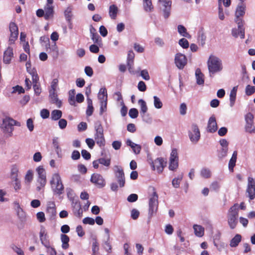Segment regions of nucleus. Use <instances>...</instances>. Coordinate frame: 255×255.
<instances>
[{
    "mask_svg": "<svg viewBox=\"0 0 255 255\" xmlns=\"http://www.w3.org/2000/svg\"><path fill=\"white\" fill-rule=\"evenodd\" d=\"M158 6L165 18H167L171 12L172 2L168 0H158Z\"/></svg>",
    "mask_w": 255,
    "mask_h": 255,
    "instance_id": "6e6552de",
    "label": "nucleus"
},
{
    "mask_svg": "<svg viewBox=\"0 0 255 255\" xmlns=\"http://www.w3.org/2000/svg\"><path fill=\"white\" fill-rule=\"evenodd\" d=\"M11 248L18 255H24L23 251L17 246L13 245L11 246Z\"/></svg>",
    "mask_w": 255,
    "mask_h": 255,
    "instance_id": "680f3d73",
    "label": "nucleus"
},
{
    "mask_svg": "<svg viewBox=\"0 0 255 255\" xmlns=\"http://www.w3.org/2000/svg\"><path fill=\"white\" fill-rule=\"evenodd\" d=\"M96 133L95 134V140L96 143L101 147L105 145V139L104 135V130L101 124L95 126Z\"/></svg>",
    "mask_w": 255,
    "mask_h": 255,
    "instance_id": "423d86ee",
    "label": "nucleus"
},
{
    "mask_svg": "<svg viewBox=\"0 0 255 255\" xmlns=\"http://www.w3.org/2000/svg\"><path fill=\"white\" fill-rule=\"evenodd\" d=\"M44 18L46 20H48L53 16L54 10L53 6L51 5H46L44 7Z\"/></svg>",
    "mask_w": 255,
    "mask_h": 255,
    "instance_id": "5701e85b",
    "label": "nucleus"
},
{
    "mask_svg": "<svg viewBox=\"0 0 255 255\" xmlns=\"http://www.w3.org/2000/svg\"><path fill=\"white\" fill-rule=\"evenodd\" d=\"M12 180V185L15 191H17L21 189V184L20 180L16 178V179Z\"/></svg>",
    "mask_w": 255,
    "mask_h": 255,
    "instance_id": "8fccbe9b",
    "label": "nucleus"
},
{
    "mask_svg": "<svg viewBox=\"0 0 255 255\" xmlns=\"http://www.w3.org/2000/svg\"><path fill=\"white\" fill-rule=\"evenodd\" d=\"M236 21L238 23V28L232 29V35L235 37L240 36L241 38L243 39L245 38V29L243 28V20L239 19Z\"/></svg>",
    "mask_w": 255,
    "mask_h": 255,
    "instance_id": "ddd939ff",
    "label": "nucleus"
},
{
    "mask_svg": "<svg viewBox=\"0 0 255 255\" xmlns=\"http://www.w3.org/2000/svg\"><path fill=\"white\" fill-rule=\"evenodd\" d=\"M178 167V156L177 149L174 148L172 150L170 157L169 169L170 170L174 171Z\"/></svg>",
    "mask_w": 255,
    "mask_h": 255,
    "instance_id": "9b49d317",
    "label": "nucleus"
},
{
    "mask_svg": "<svg viewBox=\"0 0 255 255\" xmlns=\"http://www.w3.org/2000/svg\"><path fill=\"white\" fill-rule=\"evenodd\" d=\"M218 127L216 118L214 116L211 117L208 122L207 130L209 132L214 133L217 130Z\"/></svg>",
    "mask_w": 255,
    "mask_h": 255,
    "instance_id": "6ab92c4d",
    "label": "nucleus"
},
{
    "mask_svg": "<svg viewBox=\"0 0 255 255\" xmlns=\"http://www.w3.org/2000/svg\"><path fill=\"white\" fill-rule=\"evenodd\" d=\"M61 240L62 242V248L64 249H67L69 247V238L68 236L62 234L61 235Z\"/></svg>",
    "mask_w": 255,
    "mask_h": 255,
    "instance_id": "58836bf2",
    "label": "nucleus"
},
{
    "mask_svg": "<svg viewBox=\"0 0 255 255\" xmlns=\"http://www.w3.org/2000/svg\"><path fill=\"white\" fill-rule=\"evenodd\" d=\"M187 60L185 55L179 53L175 56L174 62L176 66L179 69H183L187 64Z\"/></svg>",
    "mask_w": 255,
    "mask_h": 255,
    "instance_id": "4468645a",
    "label": "nucleus"
},
{
    "mask_svg": "<svg viewBox=\"0 0 255 255\" xmlns=\"http://www.w3.org/2000/svg\"><path fill=\"white\" fill-rule=\"evenodd\" d=\"M152 194L149 200V215L151 217L155 214L158 209V195L154 187H151Z\"/></svg>",
    "mask_w": 255,
    "mask_h": 255,
    "instance_id": "39448f33",
    "label": "nucleus"
},
{
    "mask_svg": "<svg viewBox=\"0 0 255 255\" xmlns=\"http://www.w3.org/2000/svg\"><path fill=\"white\" fill-rule=\"evenodd\" d=\"M238 90V86L234 87L232 90H231L230 94V105L231 107H233L235 100L236 99V95H237V92Z\"/></svg>",
    "mask_w": 255,
    "mask_h": 255,
    "instance_id": "cd10ccee",
    "label": "nucleus"
},
{
    "mask_svg": "<svg viewBox=\"0 0 255 255\" xmlns=\"http://www.w3.org/2000/svg\"><path fill=\"white\" fill-rule=\"evenodd\" d=\"M49 97L50 98V102L55 104L58 108H60L62 105V102L57 98V95L56 92H49Z\"/></svg>",
    "mask_w": 255,
    "mask_h": 255,
    "instance_id": "393cba45",
    "label": "nucleus"
},
{
    "mask_svg": "<svg viewBox=\"0 0 255 255\" xmlns=\"http://www.w3.org/2000/svg\"><path fill=\"white\" fill-rule=\"evenodd\" d=\"M29 74L32 76L33 88L35 94L37 95H39L41 92V89L40 87L39 84H38V81L39 80L38 75L34 70H32L31 72H29Z\"/></svg>",
    "mask_w": 255,
    "mask_h": 255,
    "instance_id": "a211bd4d",
    "label": "nucleus"
},
{
    "mask_svg": "<svg viewBox=\"0 0 255 255\" xmlns=\"http://www.w3.org/2000/svg\"><path fill=\"white\" fill-rule=\"evenodd\" d=\"M9 30L10 36L9 40V44L14 43L15 40L17 39L18 35V30L17 25L14 22H10L9 24Z\"/></svg>",
    "mask_w": 255,
    "mask_h": 255,
    "instance_id": "f3484780",
    "label": "nucleus"
},
{
    "mask_svg": "<svg viewBox=\"0 0 255 255\" xmlns=\"http://www.w3.org/2000/svg\"><path fill=\"white\" fill-rule=\"evenodd\" d=\"M183 174L181 173L177 177L173 178L172 181V185L174 188H177L179 187L180 182L183 179Z\"/></svg>",
    "mask_w": 255,
    "mask_h": 255,
    "instance_id": "c9c22d12",
    "label": "nucleus"
},
{
    "mask_svg": "<svg viewBox=\"0 0 255 255\" xmlns=\"http://www.w3.org/2000/svg\"><path fill=\"white\" fill-rule=\"evenodd\" d=\"M50 184L53 192L58 195H61L64 191V186L60 175L55 173L53 175L50 181Z\"/></svg>",
    "mask_w": 255,
    "mask_h": 255,
    "instance_id": "20e7f679",
    "label": "nucleus"
},
{
    "mask_svg": "<svg viewBox=\"0 0 255 255\" xmlns=\"http://www.w3.org/2000/svg\"><path fill=\"white\" fill-rule=\"evenodd\" d=\"M188 134L192 142L196 143L199 141L200 138V132L197 125H192L191 129L188 131Z\"/></svg>",
    "mask_w": 255,
    "mask_h": 255,
    "instance_id": "1a4fd4ad",
    "label": "nucleus"
},
{
    "mask_svg": "<svg viewBox=\"0 0 255 255\" xmlns=\"http://www.w3.org/2000/svg\"><path fill=\"white\" fill-rule=\"evenodd\" d=\"M207 66L209 76L213 77L215 74L221 72L223 70L222 60L218 57L211 55L207 61Z\"/></svg>",
    "mask_w": 255,
    "mask_h": 255,
    "instance_id": "f257e3e1",
    "label": "nucleus"
},
{
    "mask_svg": "<svg viewBox=\"0 0 255 255\" xmlns=\"http://www.w3.org/2000/svg\"><path fill=\"white\" fill-rule=\"evenodd\" d=\"M137 88L138 90L141 92H144L146 89V85L143 81H140L138 82Z\"/></svg>",
    "mask_w": 255,
    "mask_h": 255,
    "instance_id": "774afa93",
    "label": "nucleus"
},
{
    "mask_svg": "<svg viewBox=\"0 0 255 255\" xmlns=\"http://www.w3.org/2000/svg\"><path fill=\"white\" fill-rule=\"evenodd\" d=\"M58 84V80L57 79H54L52 80L51 85V89L49 91V92H55L56 91V88Z\"/></svg>",
    "mask_w": 255,
    "mask_h": 255,
    "instance_id": "13d9d810",
    "label": "nucleus"
},
{
    "mask_svg": "<svg viewBox=\"0 0 255 255\" xmlns=\"http://www.w3.org/2000/svg\"><path fill=\"white\" fill-rule=\"evenodd\" d=\"M246 94L250 96L255 92V87L248 85L246 86L245 89Z\"/></svg>",
    "mask_w": 255,
    "mask_h": 255,
    "instance_id": "09e8293b",
    "label": "nucleus"
},
{
    "mask_svg": "<svg viewBox=\"0 0 255 255\" xmlns=\"http://www.w3.org/2000/svg\"><path fill=\"white\" fill-rule=\"evenodd\" d=\"M47 211L51 215H55L56 214L55 204L54 202L49 201L47 203Z\"/></svg>",
    "mask_w": 255,
    "mask_h": 255,
    "instance_id": "2f4dec72",
    "label": "nucleus"
},
{
    "mask_svg": "<svg viewBox=\"0 0 255 255\" xmlns=\"http://www.w3.org/2000/svg\"><path fill=\"white\" fill-rule=\"evenodd\" d=\"M107 98L106 89L105 88H101L98 94V98L100 101V103L102 102V101H107Z\"/></svg>",
    "mask_w": 255,
    "mask_h": 255,
    "instance_id": "72a5a7b5",
    "label": "nucleus"
},
{
    "mask_svg": "<svg viewBox=\"0 0 255 255\" xmlns=\"http://www.w3.org/2000/svg\"><path fill=\"white\" fill-rule=\"evenodd\" d=\"M67 125V121L64 119H60L58 122V126L59 128L63 129H64Z\"/></svg>",
    "mask_w": 255,
    "mask_h": 255,
    "instance_id": "69168bd1",
    "label": "nucleus"
},
{
    "mask_svg": "<svg viewBox=\"0 0 255 255\" xmlns=\"http://www.w3.org/2000/svg\"><path fill=\"white\" fill-rule=\"evenodd\" d=\"M37 182V184L36 185V190L40 191L45 187L46 183V178L38 177Z\"/></svg>",
    "mask_w": 255,
    "mask_h": 255,
    "instance_id": "c756f323",
    "label": "nucleus"
},
{
    "mask_svg": "<svg viewBox=\"0 0 255 255\" xmlns=\"http://www.w3.org/2000/svg\"><path fill=\"white\" fill-rule=\"evenodd\" d=\"M73 212L75 216L81 218L83 215V210L81 208L80 203L77 201L73 200L72 201Z\"/></svg>",
    "mask_w": 255,
    "mask_h": 255,
    "instance_id": "aec40b11",
    "label": "nucleus"
},
{
    "mask_svg": "<svg viewBox=\"0 0 255 255\" xmlns=\"http://www.w3.org/2000/svg\"><path fill=\"white\" fill-rule=\"evenodd\" d=\"M245 120L246 122L245 126V131L250 133H255L254 115L251 113H248L245 116Z\"/></svg>",
    "mask_w": 255,
    "mask_h": 255,
    "instance_id": "0eeeda50",
    "label": "nucleus"
},
{
    "mask_svg": "<svg viewBox=\"0 0 255 255\" xmlns=\"http://www.w3.org/2000/svg\"><path fill=\"white\" fill-rule=\"evenodd\" d=\"M179 44L183 48H187L189 45L188 40L184 38L179 40Z\"/></svg>",
    "mask_w": 255,
    "mask_h": 255,
    "instance_id": "5fc2aeb1",
    "label": "nucleus"
},
{
    "mask_svg": "<svg viewBox=\"0 0 255 255\" xmlns=\"http://www.w3.org/2000/svg\"><path fill=\"white\" fill-rule=\"evenodd\" d=\"M107 101H102L101 102V107L100 111V114L102 115L104 112H105L107 110Z\"/></svg>",
    "mask_w": 255,
    "mask_h": 255,
    "instance_id": "e2e57ef3",
    "label": "nucleus"
},
{
    "mask_svg": "<svg viewBox=\"0 0 255 255\" xmlns=\"http://www.w3.org/2000/svg\"><path fill=\"white\" fill-rule=\"evenodd\" d=\"M138 115V110L135 108H132L129 110V116L132 119H135L137 117Z\"/></svg>",
    "mask_w": 255,
    "mask_h": 255,
    "instance_id": "603ef678",
    "label": "nucleus"
},
{
    "mask_svg": "<svg viewBox=\"0 0 255 255\" xmlns=\"http://www.w3.org/2000/svg\"><path fill=\"white\" fill-rule=\"evenodd\" d=\"M246 6L243 2H241L240 5H238L236 11V16L237 18L236 20L241 19L239 18L240 16H243L245 13Z\"/></svg>",
    "mask_w": 255,
    "mask_h": 255,
    "instance_id": "b1692460",
    "label": "nucleus"
},
{
    "mask_svg": "<svg viewBox=\"0 0 255 255\" xmlns=\"http://www.w3.org/2000/svg\"><path fill=\"white\" fill-rule=\"evenodd\" d=\"M151 0H144V7L146 11H150L151 9Z\"/></svg>",
    "mask_w": 255,
    "mask_h": 255,
    "instance_id": "052dcab7",
    "label": "nucleus"
},
{
    "mask_svg": "<svg viewBox=\"0 0 255 255\" xmlns=\"http://www.w3.org/2000/svg\"><path fill=\"white\" fill-rule=\"evenodd\" d=\"M18 169L16 166H13L11 170V179H16L18 176Z\"/></svg>",
    "mask_w": 255,
    "mask_h": 255,
    "instance_id": "de8ad7c7",
    "label": "nucleus"
},
{
    "mask_svg": "<svg viewBox=\"0 0 255 255\" xmlns=\"http://www.w3.org/2000/svg\"><path fill=\"white\" fill-rule=\"evenodd\" d=\"M138 104L140 106V114L141 116H143L146 113L148 110V108L146 105V102L142 99H139L138 101Z\"/></svg>",
    "mask_w": 255,
    "mask_h": 255,
    "instance_id": "c85d7f7f",
    "label": "nucleus"
},
{
    "mask_svg": "<svg viewBox=\"0 0 255 255\" xmlns=\"http://www.w3.org/2000/svg\"><path fill=\"white\" fill-rule=\"evenodd\" d=\"M13 49L11 47H8L6 50L4 52L3 56V61L5 64L10 63L12 58L13 57Z\"/></svg>",
    "mask_w": 255,
    "mask_h": 255,
    "instance_id": "4be33fe9",
    "label": "nucleus"
},
{
    "mask_svg": "<svg viewBox=\"0 0 255 255\" xmlns=\"http://www.w3.org/2000/svg\"><path fill=\"white\" fill-rule=\"evenodd\" d=\"M40 240L41 244L45 247L50 245L49 241L46 230L43 227H41L39 232Z\"/></svg>",
    "mask_w": 255,
    "mask_h": 255,
    "instance_id": "412c9836",
    "label": "nucleus"
},
{
    "mask_svg": "<svg viewBox=\"0 0 255 255\" xmlns=\"http://www.w3.org/2000/svg\"><path fill=\"white\" fill-rule=\"evenodd\" d=\"M47 249V253L49 255H57L56 251L55 249L50 246V245L46 247Z\"/></svg>",
    "mask_w": 255,
    "mask_h": 255,
    "instance_id": "0e129e2a",
    "label": "nucleus"
},
{
    "mask_svg": "<svg viewBox=\"0 0 255 255\" xmlns=\"http://www.w3.org/2000/svg\"><path fill=\"white\" fill-rule=\"evenodd\" d=\"M237 158V151H235L233 152L232 156L230 159L229 162V169L231 171H233V168L236 165V162Z\"/></svg>",
    "mask_w": 255,
    "mask_h": 255,
    "instance_id": "7c9ffc66",
    "label": "nucleus"
},
{
    "mask_svg": "<svg viewBox=\"0 0 255 255\" xmlns=\"http://www.w3.org/2000/svg\"><path fill=\"white\" fill-rule=\"evenodd\" d=\"M218 17L221 20H224L225 17L221 4V1H219L218 2Z\"/></svg>",
    "mask_w": 255,
    "mask_h": 255,
    "instance_id": "79ce46f5",
    "label": "nucleus"
},
{
    "mask_svg": "<svg viewBox=\"0 0 255 255\" xmlns=\"http://www.w3.org/2000/svg\"><path fill=\"white\" fill-rule=\"evenodd\" d=\"M62 113L60 110H54L51 112V118L52 120L57 121L60 119Z\"/></svg>",
    "mask_w": 255,
    "mask_h": 255,
    "instance_id": "4c0bfd02",
    "label": "nucleus"
},
{
    "mask_svg": "<svg viewBox=\"0 0 255 255\" xmlns=\"http://www.w3.org/2000/svg\"><path fill=\"white\" fill-rule=\"evenodd\" d=\"M26 126L28 130L31 132L34 129V124L33 120L31 118L28 119L26 121Z\"/></svg>",
    "mask_w": 255,
    "mask_h": 255,
    "instance_id": "6e6d98bb",
    "label": "nucleus"
},
{
    "mask_svg": "<svg viewBox=\"0 0 255 255\" xmlns=\"http://www.w3.org/2000/svg\"><path fill=\"white\" fill-rule=\"evenodd\" d=\"M36 171L38 175V177L46 178V172L42 166H39L36 168Z\"/></svg>",
    "mask_w": 255,
    "mask_h": 255,
    "instance_id": "49530a36",
    "label": "nucleus"
},
{
    "mask_svg": "<svg viewBox=\"0 0 255 255\" xmlns=\"http://www.w3.org/2000/svg\"><path fill=\"white\" fill-rule=\"evenodd\" d=\"M53 144L55 148V151L58 155H59V152L61 151V149L59 145V142L58 141V138H54L53 139Z\"/></svg>",
    "mask_w": 255,
    "mask_h": 255,
    "instance_id": "3c124183",
    "label": "nucleus"
},
{
    "mask_svg": "<svg viewBox=\"0 0 255 255\" xmlns=\"http://www.w3.org/2000/svg\"><path fill=\"white\" fill-rule=\"evenodd\" d=\"M195 234L199 237L203 236L204 234V228L201 226L195 225L193 226Z\"/></svg>",
    "mask_w": 255,
    "mask_h": 255,
    "instance_id": "473e14b6",
    "label": "nucleus"
},
{
    "mask_svg": "<svg viewBox=\"0 0 255 255\" xmlns=\"http://www.w3.org/2000/svg\"><path fill=\"white\" fill-rule=\"evenodd\" d=\"M83 223L85 224L93 225L95 224V220L90 217H86L83 220Z\"/></svg>",
    "mask_w": 255,
    "mask_h": 255,
    "instance_id": "338daca9",
    "label": "nucleus"
},
{
    "mask_svg": "<svg viewBox=\"0 0 255 255\" xmlns=\"http://www.w3.org/2000/svg\"><path fill=\"white\" fill-rule=\"evenodd\" d=\"M148 161L152 167L153 170L156 168L158 173H161L164 167L166 166V162L164 161L162 158H158L154 161L151 159H148Z\"/></svg>",
    "mask_w": 255,
    "mask_h": 255,
    "instance_id": "9d476101",
    "label": "nucleus"
},
{
    "mask_svg": "<svg viewBox=\"0 0 255 255\" xmlns=\"http://www.w3.org/2000/svg\"><path fill=\"white\" fill-rule=\"evenodd\" d=\"M228 151V148H222L221 149L219 152L218 157L219 158L222 159L225 157H226L227 155Z\"/></svg>",
    "mask_w": 255,
    "mask_h": 255,
    "instance_id": "864d4df0",
    "label": "nucleus"
},
{
    "mask_svg": "<svg viewBox=\"0 0 255 255\" xmlns=\"http://www.w3.org/2000/svg\"><path fill=\"white\" fill-rule=\"evenodd\" d=\"M200 174L202 177L205 178H208L210 177L211 173L210 170L209 169L203 168L201 170Z\"/></svg>",
    "mask_w": 255,
    "mask_h": 255,
    "instance_id": "c03bdc74",
    "label": "nucleus"
},
{
    "mask_svg": "<svg viewBox=\"0 0 255 255\" xmlns=\"http://www.w3.org/2000/svg\"><path fill=\"white\" fill-rule=\"evenodd\" d=\"M239 208L236 204L231 207L228 213V223L231 229H234L238 223Z\"/></svg>",
    "mask_w": 255,
    "mask_h": 255,
    "instance_id": "f03ea898",
    "label": "nucleus"
},
{
    "mask_svg": "<svg viewBox=\"0 0 255 255\" xmlns=\"http://www.w3.org/2000/svg\"><path fill=\"white\" fill-rule=\"evenodd\" d=\"M102 246L104 249L108 253L112 252V246L110 242V237H104L103 240Z\"/></svg>",
    "mask_w": 255,
    "mask_h": 255,
    "instance_id": "a878e982",
    "label": "nucleus"
},
{
    "mask_svg": "<svg viewBox=\"0 0 255 255\" xmlns=\"http://www.w3.org/2000/svg\"><path fill=\"white\" fill-rule=\"evenodd\" d=\"M114 171L120 187H124L125 184V178L123 169L121 166L116 165L114 166Z\"/></svg>",
    "mask_w": 255,
    "mask_h": 255,
    "instance_id": "f8f14e48",
    "label": "nucleus"
},
{
    "mask_svg": "<svg viewBox=\"0 0 255 255\" xmlns=\"http://www.w3.org/2000/svg\"><path fill=\"white\" fill-rule=\"evenodd\" d=\"M90 181L99 188L103 187L106 184L103 177L101 174L97 173L92 175Z\"/></svg>",
    "mask_w": 255,
    "mask_h": 255,
    "instance_id": "2eb2a0df",
    "label": "nucleus"
},
{
    "mask_svg": "<svg viewBox=\"0 0 255 255\" xmlns=\"http://www.w3.org/2000/svg\"><path fill=\"white\" fill-rule=\"evenodd\" d=\"M178 32L179 33V34L182 35L183 37H185L187 38H190V34L187 32V30L186 28L182 25H179L178 26Z\"/></svg>",
    "mask_w": 255,
    "mask_h": 255,
    "instance_id": "ea45409f",
    "label": "nucleus"
},
{
    "mask_svg": "<svg viewBox=\"0 0 255 255\" xmlns=\"http://www.w3.org/2000/svg\"><path fill=\"white\" fill-rule=\"evenodd\" d=\"M195 76L197 84L203 85L204 83V76L199 68H197L196 70Z\"/></svg>",
    "mask_w": 255,
    "mask_h": 255,
    "instance_id": "bb28decb",
    "label": "nucleus"
},
{
    "mask_svg": "<svg viewBox=\"0 0 255 255\" xmlns=\"http://www.w3.org/2000/svg\"><path fill=\"white\" fill-rule=\"evenodd\" d=\"M14 126L20 127L21 124L12 118L6 117L3 119L2 124L0 127L4 133L11 135L14 129Z\"/></svg>",
    "mask_w": 255,
    "mask_h": 255,
    "instance_id": "7ed1b4c3",
    "label": "nucleus"
},
{
    "mask_svg": "<svg viewBox=\"0 0 255 255\" xmlns=\"http://www.w3.org/2000/svg\"><path fill=\"white\" fill-rule=\"evenodd\" d=\"M72 9L70 7H68L65 10L64 14L66 20L70 22L72 18Z\"/></svg>",
    "mask_w": 255,
    "mask_h": 255,
    "instance_id": "37998d69",
    "label": "nucleus"
},
{
    "mask_svg": "<svg viewBox=\"0 0 255 255\" xmlns=\"http://www.w3.org/2000/svg\"><path fill=\"white\" fill-rule=\"evenodd\" d=\"M242 237L239 234H237L231 241L230 245L231 247H236L241 241Z\"/></svg>",
    "mask_w": 255,
    "mask_h": 255,
    "instance_id": "f704fd0d",
    "label": "nucleus"
},
{
    "mask_svg": "<svg viewBox=\"0 0 255 255\" xmlns=\"http://www.w3.org/2000/svg\"><path fill=\"white\" fill-rule=\"evenodd\" d=\"M248 196L250 200H253L255 197V179L252 177L248 178V184L247 189Z\"/></svg>",
    "mask_w": 255,
    "mask_h": 255,
    "instance_id": "dca6fc26",
    "label": "nucleus"
},
{
    "mask_svg": "<svg viewBox=\"0 0 255 255\" xmlns=\"http://www.w3.org/2000/svg\"><path fill=\"white\" fill-rule=\"evenodd\" d=\"M154 42L156 45L160 47H163L165 45V42L163 39L159 37L154 38Z\"/></svg>",
    "mask_w": 255,
    "mask_h": 255,
    "instance_id": "4d7b16f0",
    "label": "nucleus"
},
{
    "mask_svg": "<svg viewBox=\"0 0 255 255\" xmlns=\"http://www.w3.org/2000/svg\"><path fill=\"white\" fill-rule=\"evenodd\" d=\"M154 99V106L156 109H161L162 107L163 104L160 99L156 96L153 97Z\"/></svg>",
    "mask_w": 255,
    "mask_h": 255,
    "instance_id": "a18cd8bd",
    "label": "nucleus"
},
{
    "mask_svg": "<svg viewBox=\"0 0 255 255\" xmlns=\"http://www.w3.org/2000/svg\"><path fill=\"white\" fill-rule=\"evenodd\" d=\"M140 75L145 80H149L150 79V76L147 70L144 69L140 71Z\"/></svg>",
    "mask_w": 255,
    "mask_h": 255,
    "instance_id": "bf43d9fd",
    "label": "nucleus"
},
{
    "mask_svg": "<svg viewBox=\"0 0 255 255\" xmlns=\"http://www.w3.org/2000/svg\"><path fill=\"white\" fill-rule=\"evenodd\" d=\"M118 7L116 5L113 4L110 6L109 8V15L111 18L115 19L117 17L118 12Z\"/></svg>",
    "mask_w": 255,
    "mask_h": 255,
    "instance_id": "e433bc0d",
    "label": "nucleus"
},
{
    "mask_svg": "<svg viewBox=\"0 0 255 255\" xmlns=\"http://www.w3.org/2000/svg\"><path fill=\"white\" fill-rule=\"evenodd\" d=\"M33 178V172L31 170H28L26 172V174L24 177V182L26 184H29L32 181Z\"/></svg>",
    "mask_w": 255,
    "mask_h": 255,
    "instance_id": "a19ab883",
    "label": "nucleus"
}]
</instances>
